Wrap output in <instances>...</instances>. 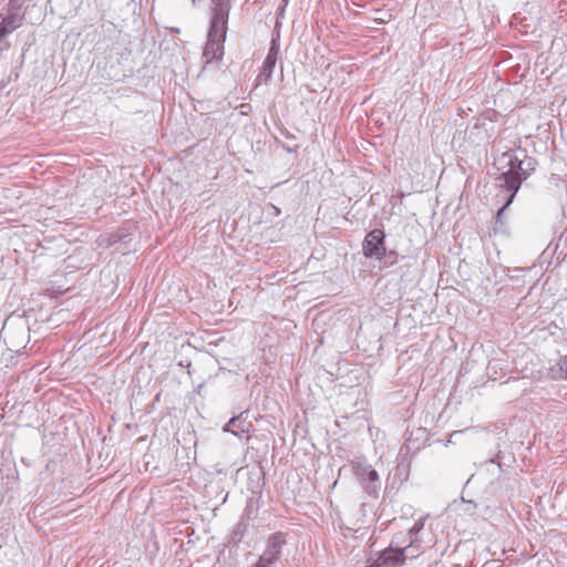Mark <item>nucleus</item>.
<instances>
[{
  "label": "nucleus",
  "instance_id": "f257e3e1",
  "mask_svg": "<svg viewBox=\"0 0 567 567\" xmlns=\"http://www.w3.org/2000/svg\"><path fill=\"white\" fill-rule=\"evenodd\" d=\"M501 161H506L503 166L506 171L501 174L499 181L503 182V186L508 193H512V198H514L522 183L527 179L528 176L527 174H523L525 173L523 164H520L519 157L514 153H503Z\"/></svg>",
  "mask_w": 567,
  "mask_h": 567
},
{
  "label": "nucleus",
  "instance_id": "f03ea898",
  "mask_svg": "<svg viewBox=\"0 0 567 567\" xmlns=\"http://www.w3.org/2000/svg\"><path fill=\"white\" fill-rule=\"evenodd\" d=\"M352 472L358 480L360 486L367 495L378 498L381 489V480L378 472L372 465L364 461L355 460L351 462Z\"/></svg>",
  "mask_w": 567,
  "mask_h": 567
},
{
  "label": "nucleus",
  "instance_id": "7ed1b4c3",
  "mask_svg": "<svg viewBox=\"0 0 567 567\" xmlns=\"http://www.w3.org/2000/svg\"><path fill=\"white\" fill-rule=\"evenodd\" d=\"M27 0H10L7 7V13L0 14V33L9 37L19 29L24 21L29 6Z\"/></svg>",
  "mask_w": 567,
  "mask_h": 567
},
{
  "label": "nucleus",
  "instance_id": "20e7f679",
  "mask_svg": "<svg viewBox=\"0 0 567 567\" xmlns=\"http://www.w3.org/2000/svg\"><path fill=\"white\" fill-rule=\"evenodd\" d=\"M227 29L228 27H217L214 29L213 24H209L207 42L203 52V56L206 59V63L223 58L224 42L226 40Z\"/></svg>",
  "mask_w": 567,
  "mask_h": 567
},
{
  "label": "nucleus",
  "instance_id": "39448f33",
  "mask_svg": "<svg viewBox=\"0 0 567 567\" xmlns=\"http://www.w3.org/2000/svg\"><path fill=\"white\" fill-rule=\"evenodd\" d=\"M286 544L282 533H275L267 542L264 553L259 556L257 563L252 567H272L280 557L282 548Z\"/></svg>",
  "mask_w": 567,
  "mask_h": 567
},
{
  "label": "nucleus",
  "instance_id": "423d86ee",
  "mask_svg": "<svg viewBox=\"0 0 567 567\" xmlns=\"http://www.w3.org/2000/svg\"><path fill=\"white\" fill-rule=\"evenodd\" d=\"M362 251L364 257L381 261L382 255H385L384 231L379 228L369 231L363 239Z\"/></svg>",
  "mask_w": 567,
  "mask_h": 567
},
{
  "label": "nucleus",
  "instance_id": "0eeeda50",
  "mask_svg": "<svg viewBox=\"0 0 567 567\" xmlns=\"http://www.w3.org/2000/svg\"><path fill=\"white\" fill-rule=\"evenodd\" d=\"M280 52V35H272L266 59L264 60L260 73L257 75V84L268 83L271 79Z\"/></svg>",
  "mask_w": 567,
  "mask_h": 567
},
{
  "label": "nucleus",
  "instance_id": "6e6552de",
  "mask_svg": "<svg viewBox=\"0 0 567 567\" xmlns=\"http://www.w3.org/2000/svg\"><path fill=\"white\" fill-rule=\"evenodd\" d=\"M406 559L405 549L389 547L367 567H401Z\"/></svg>",
  "mask_w": 567,
  "mask_h": 567
},
{
  "label": "nucleus",
  "instance_id": "1a4fd4ad",
  "mask_svg": "<svg viewBox=\"0 0 567 567\" xmlns=\"http://www.w3.org/2000/svg\"><path fill=\"white\" fill-rule=\"evenodd\" d=\"M231 9V0H210V20L213 28L228 27L229 11Z\"/></svg>",
  "mask_w": 567,
  "mask_h": 567
},
{
  "label": "nucleus",
  "instance_id": "9d476101",
  "mask_svg": "<svg viewBox=\"0 0 567 567\" xmlns=\"http://www.w3.org/2000/svg\"><path fill=\"white\" fill-rule=\"evenodd\" d=\"M248 411H243L239 414L229 419L223 426V432H229L233 435L241 439L244 434L249 433L252 429V423L248 421Z\"/></svg>",
  "mask_w": 567,
  "mask_h": 567
},
{
  "label": "nucleus",
  "instance_id": "9b49d317",
  "mask_svg": "<svg viewBox=\"0 0 567 567\" xmlns=\"http://www.w3.org/2000/svg\"><path fill=\"white\" fill-rule=\"evenodd\" d=\"M18 485V474L12 470L0 471V493H8Z\"/></svg>",
  "mask_w": 567,
  "mask_h": 567
},
{
  "label": "nucleus",
  "instance_id": "f8f14e48",
  "mask_svg": "<svg viewBox=\"0 0 567 567\" xmlns=\"http://www.w3.org/2000/svg\"><path fill=\"white\" fill-rule=\"evenodd\" d=\"M248 529V523L244 520V518H240V520L237 523V525L234 528L231 539L234 543L241 542L245 533Z\"/></svg>",
  "mask_w": 567,
  "mask_h": 567
},
{
  "label": "nucleus",
  "instance_id": "ddd939ff",
  "mask_svg": "<svg viewBox=\"0 0 567 567\" xmlns=\"http://www.w3.org/2000/svg\"><path fill=\"white\" fill-rule=\"evenodd\" d=\"M519 161L525 169L524 174H527V176H529L537 166V161L534 157L528 156L527 154H524L523 158H519Z\"/></svg>",
  "mask_w": 567,
  "mask_h": 567
},
{
  "label": "nucleus",
  "instance_id": "4468645a",
  "mask_svg": "<svg viewBox=\"0 0 567 567\" xmlns=\"http://www.w3.org/2000/svg\"><path fill=\"white\" fill-rule=\"evenodd\" d=\"M383 264V267H391L398 262V252L395 250H386L385 255H382V260L380 261Z\"/></svg>",
  "mask_w": 567,
  "mask_h": 567
},
{
  "label": "nucleus",
  "instance_id": "2eb2a0df",
  "mask_svg": "<svg viewBox=\"0 0 567 567\" xmlns=\"http://www.w3.org/2000/svg\"><path fill=\"white\" fill-rule=\"evenodd\" d=\"M513 200H514V198H512V193H509V196H508L506 203L497 210V214L495 217L496 224H503L504 213L508 208V206L512 204Z\"/></svg>",
  "mask_w": 567,
  "mask_h": 567
},
{
  "label": "nucleus",
  "instance_id": "dca6fc26",
  "mask_svg": "<svg viewBox=\"0 0 567 567\" xmlns=\"http://www.w3.org/2000/svg\"><path fill=\"white\" fill-rule=\"evenodd\" d=\"M254 504H255V502H254L252 498L248 499L247 505H246L245 511H244V514L241 516V518H244V520L247 522V523L255 517L252 515Z\"/></svg>",
  "mask_w": 567,
  "mask_h": 567
},
{
  "label": "nucleus",
  "instance_id": "f3484780",
  "mask_svg": "<svg viewBox=\"0 0 567 567\" xmlns=\"http://www.w3.org/2000/svg\"><path fill=\"white\" fill-rule=\"evenodd\" d=\"M4 34L0 33V52L7 51L11 48V43L8 41Z\"/></svg>",
  "mask_w": 567,
  "mask_h": 567
},
{
  "label": "nucleus",
  "instance_id": "a211bd4d",
  "mask_svg": "<svg viewBox=\"0 0 567 567\" xmlns=\"http://www.w3.org/2000/svg\"><path fill=\"white\" fill-rule=\"evenodd\" d=\"M284 148L288 152V153H295L297 152V150L299 148V145L297 143H293V144H287V145H284Z\"/></svg>",
  "mask_w": 567,
  "mask_h": 567
},
{
  "label": "nucleus",
  "instance_id": "6ab92c4d",
  "mask_svg": "<svg viewBox=\"0 0 567 567\" xmlns=\"http://www.w3.org/2000/svg\"><path fill=\"white\" fill-rule=\"evenodd\" d=\"M423 528V523L416 522L414 526L410 529L411 534H416Z\"/></svg>",
  "mask_w": 567,
  "mask_h": 567
},
{
  "label": "nucleus",
  "instance_id": "aec40b11",
  "mask_svg": "<svg viewBox=\"0 0 567 567\" xmlns=\"http://www.w3.org/2000/svg\"><path fill=\"white\" fill-rule=\"evenodd\" d=\"M560 370L565 373V378H567V357L561 359V361H560Z\"/></svg>",
  "mask_w": 567,
  "mask_h": 567
},
{
  "label": "nucleus",
  "instance_id": "412c9836",
  "mask_svg": "<svg viewBox=\"0 0 567 567\" xmlns=\"http://www.w3.org/2000/svg\"><path fill=\"white\" fill-rule=\"evenodd\" d=\"M287 138L290 140V141H295L296 137L293 135H290V134H287Z\"/></svg>",
  "mask_w": 567,
  "mask_h": 567
},
{
  "label": "nucleus",
  "instance_id": "4be33fe9",
  "mask_svg": "<svg viewBox=\"0 0 567 567\" xmlns=\"http://www.w3.org/2000/svg\"><path fill=\"white\" fill-rule=\"evenodd\" d=\"M12 76H14V79L18 78V73H12V75H9V79H12Z\"/></svg>",
  "mask_w": 567,
  "mask_h": 567
},
{
  "label": "nucleus",
  "instance_id": "5701e85b",
  "mask_svg": "<svg viewBox=\"0 0 567 567\" xmlns=\"http://www.w3.org/2000/svg\"><path fill=\"white\" fill-rule=\"evenodd\" d=\"M12 76H14V79L18 78V73H12V75H9V79H12Z\"/></svg>",
  "mask_w": 567,
  "mask_h": 567
},
{
  "label": "nucleus",
  "instance_id": "b1692460",
  "mask_svg": "<svg viewBox=\"0 0 567 567\" xmlns=\"http://www.w3.org/2000/svg\"><path fill=\"white\" fill-rule=\"evenodd\" d=\"M12 76H14V79L18 78V73H12V75H9V79H12Z\"/></svg>",
  "mask_w": 567,
  "mask_h": 567
},
{
  "label": "nucleus",
  "instance_id": "393cba45",
  "mask_svg": "<svg viewBox=\"0 0 567 567\" xmlns=\"http://www.w3.org/2000/svg\"><path fill=\"white\" fill-rule=\"evenodd\" d=\"M411 547H412V544H409V545H408V547H406V548H404V549H405V551H406L409 548H411Z\"/></svg>",
  "mask_w": 567,
  "mask_h": 567
},
{
  "label": "nucleus",
  "instance_id": "a878e982",
  "mask_svg": "<svg viewBox=\"0 0 567 567\" xmlns=\"http://www.w3.org/2000/svg\"><path fill=\"white\" fill-rule=\"evenodd\" d=\"M411 547H412V544H409V545H408V547H406V548H404V549H405V551H406L409 548H411Z\"/></svg>",
  "mask_w": 567,
  "mask_h": 567
},
{
  "label": "nucleus",
  "instance_id": "bb28decb",
  "mask_svg": "<svg viewBox=\"0 0 567 567\" xmlns=\"http://www.w3.org/2000/svg\"><path fill=\"white\" fill-rule=\"evenodd\" d=\"M196 0H193V2H195Z\"/></svg>",
  "mask_w": 567,
  "mask_h": 567
}]
</instances>
